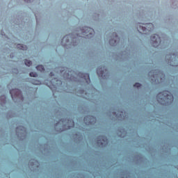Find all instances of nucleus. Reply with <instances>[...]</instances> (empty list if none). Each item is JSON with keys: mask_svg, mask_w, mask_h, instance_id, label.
Returning <instances> with one entry per match:
<instances>
[{"mask_svg": "<svg viewBox=\"0 0 178 178\" xmlns=\"http://www.w3.org/2000/svg\"><path fill=\"white\" fill-rule=\"evenodd\" d=\"M156 98L157 101H166V99L173 101V95L170 94V92L168 90H164L159 92L157 95Z\"/></svg>", "mask_w": 178, "mask_h": 178, "instance_id": "nucleus-1", "label": "nucleus"}, {"mask_svg": "<svg viewBox=\"0 0 178 178\" xmlns=\"http://www.w3.org/2000/svg\"><path fill=\"white\" fill-rule=\"evenodd\" d=\"M81 33L85 37H91L94 34V29L90 27L84 26L81 31Z\"/></svg>", "mask_w": 178, "mask_h": 178, "instance_id": "nucleus-2", "label": "nucleus"}, {"mask_svg": "<svg viewBox=\"0 0 178 178\" xmlns=\"http://www.w3.org/2000/svg\"><path fill=\"white\" fill-rule=\"evenodd\" d=\"M151 41H152L153 45L155 44H158L161 41V37H159V35L154 34L151 36Z\"/></svg>", "mask_w": 178, "mask_h": 178, "instance_id": "nucleus-3", "label": "nucleus"}, {"mask_svg": "<svg viewBox=\"0 0 178 178\" xmlns=\"http://www.w3.org/2000/svg\"><path fill=\"white\" fill-rule=\"evenodd\" d=\"M10 94L13 99L15 98V97H19L20 94H22V91L19 89H12L10 90Z\"/></svg>", "mask_w": 178, "mask_h": 178, "instance_id": "nucleus-4", "label": "nucleus"}, {"mask_svg": "<svg viewBox=\"0 0 178 178\" xmlns=\"http://www.w3.org/2000/svg\"><path fill=\"white\" fill-rule=\"evenodd\" d=\"M97 144L102 147L104 144H108V139L105 136H99L97 140Z\"/></svg>", "mask_w": 178, "mask_h": 178, "instance_id": "nucleus-5", "label": "nucleus"}, {"mask_svg": "<svg viewBox=\"0 0 178 178\" xmlns=\"http://www.w3.org/2000/svg\"><path fill=\"white\" fill-rule=\"evenodd\" d=\"M105 72H106V69H105V67L104 66L99 67L97 69V73L99 77H104Z\"/></svg>", "mask_w": 178, "mask_h": 178, "instance_id": "nucleus-6", "label": "nucleus"}, {"mask_svg": "<svg viewBox=\"0 0 178 178\" xmlns=\"http://www.w3.org/2000/svg\"><path fill=\"white\" fill-rule=\"evenodd\" d=\"M79 76L81 77V79H83L88 84L91 83V80L90 79V74L87 73H79Z\"/></svg>", "mask_w": 178, "mask_h": 178, "instance_id": "nucleus-7", "label": "nucleus"}, {"mask_svg": "<svg viewBox=\"0 0 178 178\" xmlns=\"http://www.w3.org/2000/svg\"><path fill=\"white\" fill-rule=\"evenodd\" d=\"M36 69L40 72H45V67L42 65L36 66Z\"/></svg>", "mask_w": 178, "mask_h": 178, "instance_id": "nucleus-8", "label": "nucleus"}, {"mask_svg": "<svg viewBox=\"0 0 178 178\" xmlns=\"http://www.w3.org/2000/svg\"><path fill=\"white\" fill-rule=\"evenodd\" d=\"M24 63L26 65V66H31V65H33V63L31 62V60H24Z\"/></svg>", "mask_w": 178, "mask_h": 178, "instance_id": "nucleus-9", "label": "nucleus"}, {"mask_svg": "<svg viewBox=\"0 0 178 178\" xmlns=\"http://www.w3.org/2000/svg\"><path fill=\"white\" fill-rule=\"evenodd\" d=\"M17 48H20L22 51H26V49H27V47L22 44H18Z\"/></svg>", "mask_w": 178, "mask_h": 178, "instance_id": "nucleus-10", "label": "nucleus"}, {"mask_svg": "<svg viewBox=\"0 0 178 178\" xmlns=\"http://www.w3.org/2000/svg\"><path fill=\"white\" fill-rule=\"evenodd\" d=\"M153 73H158V74H153L154 79H158V77H159V74H161V72H157V71H154Z\"/></svg>", "mask_w": 178, "mask_h": 178, "instance_id": "nucleus-11", "label": "nucleus"}, {"mask_svg": "<svg viewBox=\"0 0 178 178\" xmlns=\"http://www.w3.org/2000/svg\"><path fill=\"white\" fill-rule=\"evenodd\" d=\"M29 76H31V77H37V76H38V74H37V72H31L29 74Z\"/></svg>", "mask_w": 178, "mask_h": 178, "instance_id": "nucleus-12", "label": "nucleus"}, {"mask_svg": "<svg viewBox=\"0 0 178 178\" xmlns=\"http://www.w3.org/2000/svg\"><path fill=\"white\" fill-rule=\"evenodd\" d=\"M33 84H35V86H38L39 84H41V81H37V80H33L32 81Z\"/></svg>", "mask_w": 178, "mask_h": 178, "instance_id": "nucleus-13", "label": "nucleus"}, {"mask_svg": "<svg viewBox=\"0 0 178 178\" xmlns=\"http://www.w3.org/2000/svg\"><path fill=\"white\" fill-rule=\"evenodd\" d=\"M134 87H136V88H140V87H141V84L140 83H136L134 85Z\"/></svg>", "mask_w": 178, "mask_h": 178, "instance_id": "nucleus-14", "label": "nucleus"}, {"mask_svg": "<svg viewBox=\"0 0 178 178\" xmlns=\"http://www.w3.org/2000/svg\"><path fill=\"white\" fill-rule=\"evenodd\" d=\"M25 2H31V0H24Z\"/></svg>", "mask_w": 178, "mask_h": 178, "instance_id": "nucleus-15", "label": "nucleus"}, {"mask_svg": "<svg viewBox=\"0 0 178 178\" xmlns=\"http://www.w3.org/2000/svg\"><path fill=\"white\" fill-rule=\"evenodd\" d=\"M72 127H74V122L72 121Z\"/></svg>", "mask_w": 178, "mask_h": 178, "instance_id": "nucleus-16", "label": "nucleus"}, {"mask_svg": "<svg viewBox=\"0 0 178 178\" xmlns=\"http://www.w3.org/2000/svg\"><path fill=\"white\" fill-rule=\"evenodd\" d=\"M2 97L4 98V99H6V97L2 96Z\"/></svg>", "mask_w": 178, "mask_h": 178, "instance_id": "nucleus-17", "label": "nucleus"}, {"mask_svg": "<svg viewBox=\"0 0 178 178\" xmlns=\"http://www.w3.org/2000/svg\"><path fill=\"white\" fill-rule=\"evenodd\" d=\"M145 29V28H144V27H142V30H143V31H144Z\"/></svg>", "mask_w": 178, "mask_h": 178, "instance_id": "nucleus-18", "label": "nucleus"}, {"mask_svg": "<svg viewBox=\"0 0 178 178\" xmlns=\"http://www.w3.org/2000/svg\"><path fill=\"white\" fill-rule=\"evenodd\" d=\"M50 76H54V74H52V72L50 73Z\"/></svg>", "mask_w": 178, "mask_h": 178, "instance_id": "nucleus-19", "label": "nucleus"}, {"mask_svg": "<svg viewBox=\"0 0 178 178\" xmlns=\"http://www.w3.org/2000/svg\"><path fill=\"white\" fill-rule=\"evenodd\" d=\"M115 37H118V35H116V33H115Z\"/></svg>", "mask_w": 178, "mask_h": 178, "instance_id": "nucleus-20", "label": "nucleus"}, {"mask_svg": "<svg viewBox=\"0 0 178 178\" xmlns=\"http://www.w3.org/2000/svg\"><path fill=\"white\" fill-rule=\"evenodd\" d=\"M84 120H86V117L84 118Z\"/></svg>", "mask_w": 178, "mask_h": 178, "instance_id": "nucleus-21", "label": "nucleus"}, {"mask_svg": "<svg viewBox=\"0 0 178 178\" xmlns=\"http://www.w3.org/2000/svg\"><path fill=\"white\" fill-rule=\"evenodd\" d=\"M19 128H17V130Z\"/></svg>", "mask_w": 178, "mask_h": 178, "instance_id": "nucleus-22", "label": "nucleus"}]
</instances>
